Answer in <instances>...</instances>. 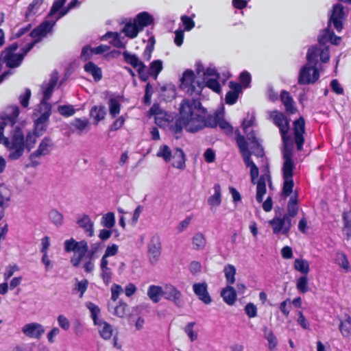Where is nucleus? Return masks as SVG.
<instances>
[{"label":"nucleus","mask_w":351,"mask_h":351,"mask_svg":"<svg viewBox=\"0 0 351 351\" xmlns=\"http://www.w3.org/2000/svg\"><path fill=\"white\" fill-rule=\"evenodd\" d=\"M193 245L195 250H203L206 245V240L202 234H196L193 238Z\"/></svg>","instance_id":"c03bdc74"},{"label":"nucleus","mask_w":351,"mask_h":351,"mask_svg":"<svg viewBox=\"0 0 351 351\" xmlns=\"http://www.w3.org/2000/svg\"><path fill=\"white\" fill-rule=\"evenodd\" d=\"M48 119H47V117H40L37 119L35 122V129L34 134L36 136H40L43 134V132L46 129V122Z\"/></svg>","instance_id":"4c0bfd02"},{"label":"nucleus","mask_w":351,"mask_h":351,"mask_svg":"<svg viewBox=\"0 0 351 351\" xmlns=\"http://www.w3.org/2000/svg\"><path fill=\"white\" fill-rule=\"evenodd\" d=\"M57 80L53 78L51 81L43 87V97L42 100L47 101L53 92V90L56 84Z\"/></svg>","instance_id":"37998d69"},{"label":"nucleus","mask_w":351,"mask_h":351,"mask_svg":"<svg viewBox=\"0 0 351 351\" xmlns=\"http://www.w3.org/2000/svg\"><path fill=\"white\" fill-rule=\"evenodd\" d=\"M288 215L289 217H295L298 211L297 202L295 199H291L288 204Z\"/></svg>","instance_id":"6e6d98bb"},{"label":"nucleus","mask_w":351,"mask_h":351,"mask_svg":"<svg viewBox=\"0 0 351 351\" xmlns=\"http://www.w3.org/2000/svg\"><path fill=\"white\" fill-rule=\"evenodd\" d=\"M264 336L268 341L269 349L274 351L277 346V339L273 332L267 328H264Z\"/></svg>","instance_id":"e433bc0d"},{"label":"nucleus","mask_w":351,"mask_h":351,"mask_svg":"<svg viewBox=\"0 0 351 351\" xmlns=\"http://www.w3.org/2000/svg\"><path fill=\"white\" fill-rule=\"evenodd\" d=\"M225 276L228 284L232 285L235 282L236 269L232 265H228L224 268Z\"/></svg>","instance_id":"79ce46f5"},{"label":"nucleus","mask_w":351,"mask_h":351,"mask_svg":"<svg viewBox=\"0 0 351 351\" xmlns=\"http://www.w3.org/2000/svg\"><path fill=\"white\" fill-rule=\"evenodd\" d=\"M204 109L197 99H184L180 110L179 128L195 132L203 127Z\"/></svg>","instance_id":"7ed1b4c3"},{"label":"nucleus","mask_w":351,"mask_h":351,"mask_svg":"<svg viewBox=\"0 0 351 351\" xmlns=\"http://www.w3.org/2000/svg\"><path fill=\"white\" fill-rule=\"evenodd\" d=\"M204 125L211 128L219 125L221 129L227 130L230 129V125L223 119V113L221 112L208 117L206 120L204 119Z\"/></svg>","instance_id":"f3484780"},{"label":"nucleus","mask_w":351,"mask_h":351,"mask_svg":"<svg viewBox=\"0 0 351 351\" xmlns=\"http://www.w3.org/2000/svg\"><path fill=\"white\" fill-rule=\"evenodd\" d=\"M105 37L107 38H112V39L110 43L116 47L123 48L125 46L124 43L121 40L119 34L117 33L109 32Z\"/></svg>","instance_id":"de8ad7c7"},{"label":"nucleus","mask_w":351,"mask_h":351,"mask_svg":"<svg viewBox=\"0 0 351 351\" xmlns=\"http://www.w3.org/2000/svg\"><path fill=\"white\" fill-rule=\"evenodd\" d=\"M230 90L228 92L226 99L229 104H233L237 100L239 94L241 93V87L239 84L230 82Z\"/></svg>","instance_id":"393cba45"},{"label":"nucleus","mask_w":351,"mask_h":351,"mask_svg":"<svg viewBox=\"0 0 351 351\" xmlns=\"http://www.w3.org/2000/svg\"><path fill=\"white\" fill-rule=\"evenodd\" d=\"M337 264L346 272L350 271V265L346 255L343 253H338L337 256Z\"/></svg>","instance_id":"a18cd8bd"},{"label":"nucleus","mask_w":351,"mask_h":351,"mask_svg":"<svg viewBox=\"0 0 351 351\" xmlns=\"http://www.w3.org/2000/svg\"><path fill=\"white\" fill-rule=\"evenodd\" d=\"M19 114L17 106L6 109L0 122V143L9 150V156L12 160L19 158L24 152V135L19 125H14Z\"/></svg>","instance_id":"f257e3e1"},{"label":"nucleus","mask_w":351,"mask_h":351,"mask_svg":"<svg viewBox=\"0 0 351 351\" xmlns=\"http://www.w3.org/2000/svg\"><path fill=\"white\" fill-rule=\"evenodd\" d=\"M64 245L66 252H74L71 263L74 267H78L88 251L87 243L84 241L77 242L73 239H71L65 241Z\"/></svg>","instance_id":"0eeeda50"},{"label":"nucleus","mask_w":351,"mask_h":351,"mask_svg":"<svg viewBox=\"0 0 351 351\" xmlns=\"http://www.w3.org/2000/svg\"><path fill=\"white\" fill-rule=\"evenodd\" d=\"M339 330L344 337H348L351 334V318L350 316L346 315L344 321H341Z\"/></svg>","instance_id":"ea45409f"},{"label":"nucleus","mask_w":351,"mask_h":351,"mask_svg":"<svg viewBox=\"0 0 351 351\" xmlns=\"http://www.w3.org/2000/svg\"><path fill=\"white\" fill-rule=\"evenodd\" d=\"M147 295L153 302H158L161 297L163 296V287L156 285L149 286L147 290Z\"/></svg>","instance_id":"c756f323"},{"label":"nucleus","mask_w":351,"mask_h":351,"mask_svg":"<svg viewBox=\"0 0 351 351\" xmlns=\"http://www.w3.org/2000/svg\"><path fill=\"white\" fill-rule=\"evenodd\" d=\"M78 223L82 227L88 236L91 237L93 234V224L91 221H78Z\"/></svg>","instance_id":"603ef678"},{"label":"nucleus","mask_w":351,"mask_h":351,"mask_svg":"<svg viewBox=\"0 0 351 351\" xmlns=\"http://www.w3.org/2000/svg\"><path fill=\"white\" fill-rule=\"evenodd\" d=\"M297 289L302 292L305 293L308 291V280L306 276H303L302 277H300L297 280Z\"/></svg>","instance_id":"5fc2aeb1"},{"label":"nucleus","mask_w":351,"mask_h":351,"mask_svg":"<svg viewBox=\"0 0 351 351\" xmlns=\"http://www.w3.org/2000/svg\"><path fill=\"white\" fill-rule=\"evenodd\" d=\"M86 306L88 310L90 311L91 317L93 319L94 324H95V320H102L99 317V314L100 313V310L99 307L92 302H88L86 304Z\"/></svg>","instance_id":"3c124183"},{"label":"nucleus","mask_w":351,"mask_h":351,"mask_svg":"<svg viewBox=\"0 0 351 351\" xmlns=\"http://www.w3.org/2000/svg\"><path fill=\"white\" fill-rule=\"evenodd\" d=\"M155 117V123L160 128H165L173 120V116L164 111L158 104H154L149 110Z\"/></svg>","instance_id":"9b49d317"},{"label":"nucleus","mask_w":351,"mask_h":351,"mask_svg":"<svg viewBox=\"0 0 351 351\" xmlns=\"http://www.w3.org/2000/svg\"><path fill=\"white\" fill-rule=\"evenodd\" d=\"M113 265L114 264L112 263L110 258L102 256L100 261L101 276L106 284L111 280Z\"/></svg>","instance_id":"6ab92c4d"},{"label":"nucleus","mask_w":351,"mask_h":351,"mask_svg":"<svg viewBox=\"0 0 351 351\" xmlns=\"http://www.w3.org/2000/svg\"><path fill=\"white\" fill-rule=\"evenodd\" d=\"M84 69L86 72L90 73L95 80H99L101 78V71L92 62H88L85 64Z\"/></svg>","instance_id":"f704fd0d"},{"label":"nucleus","mask_w":351,"mask_h":351,"mask_svg":"<svg viewBox=\"0 0 351 351\" xmlns=\"http://www.w3.org/2000/svg\"><path fill=\"white\" fill-rule=\"evenodd\" d=\"M237 145L242 154L245 164L250 168L252 182L255 184V179L258 176V169L251 159V155L254 154H252L249 149L245 146L243 136H239L237 138Z\"/></svg>","instance_id":"1a4fd4ad"},{"label":"nucleus","mask_w":351,"mask_h":351,"mask_svg":"<svg viewBox=\"0 0 351 351\" xmlns=\"http://www.w3.org/2000/svg\"><path fill=\"white\" fill-rule=\"evenodd\" d=\"M293 267L298 271L306 275L309 272V263L306 260L296 258L293 263Z\"/></svg>","instance_id":"72a5a7b5"},{"label":"nucleus","mask_w":351,"mask_h":351,"mask_svg":"<svg viewBox=\"0 0 351 351\" xmlns=\"http://www.w3.org/2000/svg\"><path fill=\"white\" fill-rule=\"evenodd\" d=\"M57 321L59 326L64 330H68L70 328V322L69 319L63 315H60Z\"/></svg>","instance_id":"052dcab7"},{"label":"nucleus","mask_w":351,"mask_h":351,"mask_svg":"<svg viewBox=\"0 0 351 351\" xmlns=\"http://www.w3.org/2000/svg\"><path fill=\"white\" fill-rule=\"evenodd\" d=\"M173 160L172 165L178 169H184L185 167V159L183 152L180 149H176L171 157Z\"/></svg>","instance_id":"2f4dec72"},{"label":"nucleus","mask_w":351,"mask_h":351,"mask_svg":"<svg viewBox=\"0 0 351 351\" xmlns=\"http://www.w3.org/2000/svg\"><path fill=\"white\" fill-rule=\"evenodd\" d=\"M196 323L191 322L188 323L184 327V332L191 342L195 341L198 338V330H195Z\"/></svg>","instance_id":"c9c22d12"},{"label":"nucleus","mask_w":351,"mask_h":351,"mask_svg":"<svg viewBox=\"0 0 351 351\" xmlns=\"http://www.w3.org/2000/svg\"><path fill=\"white\" fill-rule=\"evenodd\" d=\"M163 296L165 299L171 301L178 306H181L183 304L181 292L173 285H166L164 286Z\"/></svg>","instance_id":"4468645a"},{"label":"nucleus","mask_w":351,"mask_h":351,"mask_svg":"<svg viewBox=\"0 0 351 351\" xmlns=\"http://www.w3.org/2000/svg\"><path fill=\"white\" fill-rule=\"evenodd\" d=\"M245 311L250 318L256 317L257 314L256 306L253 303H248L245 307Z\"/></svg>","instance_id":"680f3d73"},{"label":"nucleus","mask_w":351,"mask_h":351,"mask_svg":"<svg viewBox=\"0 0 351 351\" xmlns=\"http://www.w3.org/2000/svg\"><path fill=\"white\" fill-rule=\"evenodd\" d=\"M241 136V134H238L237 137ZM242 136V135H241ZM245 146L249 149L252 154L258 157H261L263 156V150L261 147L260 144L257 141L254 134L252 132H247V139L245 140V137L243 136ZM238 138H237V139Z\"/></svg>","instance_id":"2eb2a0df"},{"label":"nucleus","mask_w":351,"mask_h":351,"mask_svg":"<svg viewBox=\"0 0 351 351\" xmlns=\"http://www.w3.org/2000/svg\"><path fill=\"white\" fill-rule=\"evenodd\" d=\"M106 115V108L104 106H95L90 112V116L93 119V124L97 125L100 121L104 119Z\"/></svg>","instance_id":"a878e982"},{"label":"nucleus","mask_w":351,"mask_h":351,"mask_svg":"<svg viewBox=\"0 0 351 351\" xmlns=\"http://www.w3.org/2000/svg\"><path fill=\"white\" fill-rule=\"evenodd\" d=\"M22 332L29 337L40 339L44 334L45 329L41 324L33 322L24 325L22 328Z\"/></svg>","instance_id":"a211bd4d"},{"label":"nucleus","mask_w":351,"mask_h":351,"mask_svg":"<svg viewBox=\"0 0 351 351\" xmlns=\"http://www.w3.org/2000/svg\"><path fill=\"white\" fill-rule=\"evenodd\" d=\"M223 300L228 304L232 305L236 300V291L231 286H228L223 289L221 293Z\"/></svg>","instance_id":"473e14b6"},{"label":"nucleus","mask_w":351,"mask_h":351,"mask_svg":"<svg viewBox=\"0 0 351 351\" xmlns=\"http://www.w3.org/2000/svg\"><path fill=\"white\" fill-rule=\"evenodd\" d=\"M88 282L87 280H82L81 281H77L75 289L80 293V298H82L84 292L86 291L88 287Z\"/></svg>","instance_id":"4d7b16f0"},{"label":"nucleus","mask_w":351,"mask_h":351,"mask_svg":"<svg viewBox=\"0 0 351 351\" xmlns=\"http://www.w3.org/2000/svg\"><path fill=\"white\" fill-rule=\"evenodd\" d=\"M319 78V73L317 68L313 64H308V62L304 66L299 75V83L306 84L314 83Z\"/></svg>","instance_id":"f8f14e48"},{"label":"nucleus","mask_w":351,"mask_h":351,"mask_svg":"<svg viewBox=\"0 0 351 351\" xmlns=\"http://www.w3.org/2000/svg\"><path fill=\"white\" fill-rule=\"evenodd\" d=\"M36 134L28 133L26 136L25 141H24V149L26 148L30 150L36 143Z\"/></svg>","instance_id":"13d9d810"},{"label":"nucleus","mask_w":351,"mask_h":351,"mask_svg":"<svg viewBox=\"0 0 351 351\" xmlns=\"http://www.w3.org/2000/svg\"><path fill=\"white\" fill-rule=\"evenodd\" d=\"M347 14V10L340 3L335 4L332 10L329 23H332L337 31H341L343 28L342 21L345 19Z\"/></svg>","instance_id":"ddd939ff"},{"label":"nucleus","mask_w":351,"mask_h":351,"mask_svg":"<svg viewBox=\"0 0 351 351\" xmlns=\"http://www.w3.org/2000/svg\"><path fill=\"white\" fill-rule=\"evenodd\" d=\"M197 74L199 77H204L203 82L195 81L192 71L184 72L182 78L181 88L190 95L193 93L199 95L206 83L208 88L216 93H219L221 87L217 82L219 75L214 69L208 68L202 73L199 70Z\"/></svg>","instance_id":"20e7f679"},{"label":"nucleus","mask_w":351,"mask_h":351,"mask_svg":"<svg viewBox=\"0 0 351 351\" xmlns=\"http://www.w3.org/2000/svg\"><path fill=\"white\" fill-rule=\"evenodd\" d=\"M240 80L244 86H247L251 81L250 75L246 71L242 72L240 75Z\"/></svg>","instance_id":"774afa93"},{"label":"nucleus","mask_w":351,"mask_h":351,"mask_svg":"<svg viewBox=\"0 0 351 351\" xmlns=\"http://www.w3.org/2000/svg\"><path fill=\"white\" fill-rule=\"evenodd\" d=\"M333 34V32L329 29L323 30L318 38L319 45L325 46L326 43L329 42L332 39Z\"/></svg>","instance_id":"09e8293b"},{"label":"nucleus","mask_w":351,"mask_h":351,"mask_svg":"<svg viewBox=\"0 0 351 351\" xmlns=\"http://www.w3.org/2000/svg\"><path fill=\"white\" fill-rule=\"evenodd\" d=\"M193 291L198 296L199 299L205 304H209L211 301L207 292V286L206 283H195L193 285Z\"/></svg>","instance_id":"4be33fe9"},{"label":"nucleus","mask_w":351,"mask_h":351,"mask_svg":"<svg viewBox=\"0 0 351 351\" xmlns=\"http://www.w3.org/2000/svg\"><path fill=\"white\" fill-rule=\"evenodd\" d=\"M295 142L298 150H301L304 143L302 134L304 132V121L302 118H300L293 123Z\"/></svg>","instance_id":"aec40b11"},{"label":"nucleus","mask_w":351,"mask_h":351,"mask_svg":"<svg viewBox=\"0 0 351 351\" xmlns=\"http://www.w3.org/2000/svg\"><path fill=\"white\" fill-rule=\"evenodd\" d=\"M58 111L61 114L64 116H71L75 112V110L71 106H59Z\"/></svg>","instance_id":"e2e57ef3"},{"label":"nucleus","mask_w":351,"mask_h":351,"mask_svg":"<svg viewBox=\"0 0 351 351\" xmlns=\"http://www.w3.org/2000/svg\"><path fill=\"white\" fill-rule=\"evenodd\" d=\"M125 58L126 61L137 70L140 78L143 81L147 80L148 74L156 78L158 74L162 69V64L160 60H156L152 62L149 71H147L145 64L136 56L125 54Z\"/></svg>","instance_id":"423d86ee"},{"label":"nucleus","mask_w":351,"mask_h":351,"mask_svg":"<svg viewBox=\"0 0 351 351\" xmlns=\"http://www.w3.org/2000/svg\"><path fill=\"white\" fill-rule=\"evenodd\" d=\"M205 160L208 162H212L215 160V154L211 149H207L204 154Z\"/></svg>","instance_id":"338daca9"},{"label":"nucleus","mask_w":351,"mask_h":351,"mask_svg":"<svg viewBox=\"0 0 351 351\" xmlns=\"http://www.w3.org/2000/svg\"><path fill=\"white\" fill-rule=\"evenodd\" d=\"M128 312V305L121 303L119 305L114 308L113 314L119 317H123Z\"/></svg>","instance_id":"864d4df0"},{"label":"nucleus","mask_w":351,"mask_h":351,"mask_svg":"<svg viewBox=\"0 0 351 351\" xmlns=\"http://www.w3.org/2000/svg\"><path fill=\"white\" fill-rule=\"evenodd\" d=\"M123 291V289L121 286L114 285L111 288V299L113 301H116L117 298H119V294Z\"/></svg>","instance_id":"69168bd1"},{"label":"nucleus","mask_w":351,"mask_h":351,"mask_svg":"<svg viewBox=\"0 0 351 351\" xmlns=\"http://www.w3.org/2000/svg\"><path fill=\"white\" fill-rule=\"evenodd\" d=\"M71 125L73 128L72 132H76L78 134H82L88 131L89 122L86 119H75L71 123Z\"/></svg>","instance_id":"cd10ccee"},{"label":"nucleus","mask_w":351,"mask_h":351,"mask_svg":"<svg viewBox=\"0 0 351 351\" xmlns=\"http://www.w3.org/2000/svg\"><path fill=\"white\" fill-rule=\"evenodd\" d=\"M266 192L265 181L263 177H261L257 183L256 199L258 202L263 201V196Z\"/></svg>","instance_id":"49530a36"},{"label":"nucleus","mask_w":351,"mask_h":351,"mask_svg":"<svg viewBox=\"0 0 351 351\" xmlns=\"http://www.w3.org/2000/svg\"><path fill=\"white\" fill-rule=\"evenodd\" d=\"M60 332L58 327L53 328L47 335V338L50 343H53L55 341V337H57Z\"/></svg>","instance_id":"0e129e2a"},{"label":"nucleus","mask_w":351,"mask_h":351,"mask_svg":"<svg viewBox=\"0 0 351 351\" xmlns=\"http://www.w3.org/2000/svg\"><path fill=\"white\" fill-rule=\"evenodd\" d=\"M291 221H270V226L275 234H285L291 227Z\"/></svg>","instance_id":"5701e85b"},{"label":"nucleus","mask_w":351,"mask_h":351,"mask_svg":"<svg viewBox=\"0 0 351 351\" xmlns=\"http://www.w3.org/2000/svg\"><path fill=\"white\" fill-rule=\"evenodd\" d=\"M95 326H97L100 336L106 340L110 339L114 334L112 326L108 322L102 320H95Z\"/></svg>","instance_id":"412c9836"},{"label":"nucleus","mask_w":351,"mask_h":351,"mask_svg":"<svg viewBox=\"0 0 351 351\" xmlns=\"http://www.w3.org/2000/svg\"><path fill=\"white\" fill-rule=\"evenodd\" d=\"M214 194L210 196L208 199V204L212 210H215L221 202V188L219 184L214 186Z\"/></svg>","instance_id":"bb28decb"},{"label":"nucleus","mask_w":351,"mask_h":351,"mask_svg":"<svg viewBox=\"0 0 351 351\" xmlns=\"http://www.w3.org/2000/svg\"><path fill=\"white\" fill-rule=\"evenodd\" d=\"M40 117H47V119L51 114V106L47 103V101L42 100L39 106Z\"/></svg>","instance_id":"8fccbe9b"},{"label":"nucleus","mask_w":351,"mask_h":351,"mask_svg":"<svg viewBox=\"0 0 351 351\" xmlns=\"http://www.w3.org/2000/svg\"><path fill=\"white\" fill-rule=\"evenodd\" d=\"M119 246L116 244L109 245L103 256L110 258V257L115 256L118 253Z\"/></svg>","instance_id":"bf43d9fd"},{"label":"nucleus","mask_w":351,"mask_h":351,"mask_svg":"<svg viewBox=\"0 0 351 351\" xmlns=\"http://www.w3.org/2000/svg\"><path fill=\"white\" fill-rule=\"evenodd\" d=\"M51 27L52 25L49 22L47 21L42 23L31 32V36L34 39V41L28 45V47L25 50L23 54L15 53L18 48V45L14 43L1 53V59L6 63V65L8 67L14 68L18 66L22 62L24 56L31 50L34 43L38 42L42 39V38L45 37L47 33L51 31Z\"/></svg>","instance_id":"39448f33"},{"label":"nucleus","mask_w":351,"mask_h":351,"mask_svg":"<svg viewBox=\"0 0 351 351\" xmlns=\"http://www.w3.org/2000/svg\"><path fill=\"white\" fill-rule=\"evenodd\" d=\"M52 147L51 141L48 138H45L40 143L38 149L31 155V158L45 156L49 154Z\"/></svg>","instance_id":"b1692460"},{"label":"nucleus","mask_w":351,"mask_h":351,"mask_svg":"<svg viewBox=\"0 0 351 351\" xmlns=\"http://www.w3.org/2000/svg\"><path fill=\"white\" fill-rule=\"evenodd\" d=\"M152 16L146 12L139 14L133 23H128L123 28L125 35L130 38H134L145 26L152 23Z\"/></svg>","instance_id":"6e6552de"},{"label":"nucleus","mask_w":351,"mask_h":351,"mask_svg":"<svg viewBox=\"0 0 351 351\" xmlns=\"http://www.w3.org/2000/svg\"><path fill=\"white\" fill-rule=\"evenodd\" d=\"M149 259L152 263H156L160 255L161 243L160 238L154 235L153 236L147 245Z\"/></svg>","instance_id":"dca6fc26"},{"label":"nucleus","mask_w":351,"mask_h":351,"mask_svg":"<svg viewBox=\"0 0 351 351\" xmlns=\"http://www.w3.org/2000/svg\"><path fill=\"white\" fill-rule=\"evenodd\" d=\"M121 100L120 97H111L108 101L110 114L113 118L117 117L120 112Z\"/></svg>","instance_id":"7c9ffc66"},{"label":"nucleus","mask_w":351,"mask_h":351,"mask_svg":"<svg viewBox=\"0 0 351 351\" xmlns=\"http://www.w3.org/2000/svg\"><path fill=\"white\" fill-rule=\"evenodd\" d=\"M270 117L273 122L279 128L284 143V149L282 150V172L285 180L283 195L285 197H287L292 192L293 187L292 176L293 171L295 169V160L293 157V139L291 136L288 134L289 128V121L282 113L274 111L271 113Z\"/></svg>","instance_id":"f03ea898"},{"label":"nucleus","mask_w":351,"mask_h":351,"mask_svg":"<svg viewBox=\"0 0 351 351\" xmlns=\"http://www.w3.org/2000/svg\"><path fill=\"white\" fill-rule=\"evenodd\" d=\"M280 99L288 114H293L296 112L295 103L288 92L282 91L280 94Z\"/></svg>","instance_id":"c85d7f7f"},{"label":"nucleus","mask_w":351,"mask_h":351,"mask_svg":"<svg viewBox=\"0 0 351 351\" xmlns=\"http://www.w3.org/2000/svg\"><path fill=\"white\" fill-rule=\"evenodd\" d=\"M319 58L323 62H326L329 60L328 47L327 46L319 45V47H313L308 50L307 54L308 64H313L315 66Z\"/></svg>","instance_id":"9d476101"},{"label":"nucleus","mask_w":351,"mask_h":351,"mask_svg":"<svg viewBox=\"0 0 351 351\" xmlns=\"http://www.w3.org/2000/svg\"><path fill=\"white\" fill-rule=\"evenodd\" d=\"M156 156L162 157L165 162H169L171 160L173 153L167 145H163L160 147Z\"/></svg>","instance_id":"58836bf2"},{"label":"nucleus","mask_w":351,"mask_h":351,"mask_svg":"<svg viewBox=\"0 0 351 351\" xmlns=\"http://www.w3.org/2000/svg\"><path fill=\"white\" fill-rule=\"evenodd\" d=\"M11 196L10 190L3 184L0 185V206H3L9 202Z\"/></svg>","instance_id":"a19ab883"}]
</instances>
